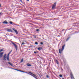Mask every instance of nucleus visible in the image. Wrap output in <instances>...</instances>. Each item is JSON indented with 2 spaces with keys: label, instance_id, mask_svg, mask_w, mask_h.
Masks as SVG:
<instances>
[{
  "label": "nucleus",
  "instance_id": "20e7f679",
  "mask_svg": "<svg viewBox=\"0 0 79 79\" xmlns=\"http://www.w3.org/2000/svg\"><path fill=\"white\" fill-rule=\"evenodd\" d=\"M16 29L15 28H13V30L15 32L16 34H18V31L17 30H15Z\"/></svg>",
  "mask_w": 79,
  "mask_h": 79
},
{
  "label": "nucleus",
  "instance_id": "c9c22d12",
  "mask_svg": "<svg viewBox=\"0 0 79 79\" xmlns=\"http://www.w3.org/2000/svg\"><path fill=\"white\" fill-rule=\"evenodd\" d=\"M64 30H65L64 29H63L62 30V31H64Z\"/></svg>",
  "mask_w": 79,
  "mask_h": 79
},
{
  "label": "nucleus",
  "instance_id": "4c0bfd02",
  "mask_svg": "<svg viewBox=\"0 0 79 79\" xmlns=\"http://www.w3.org/2000/svg\"><path fill=\"white\" fill-rule=\"evenodd\" d=\"M25 73H27V72H25Z\"/></svg>",
  "mask_w": 79,
  "mask_h": 79
},
{
  "label": "nucleus",
  "instance_id": "dca6fc26",
  "mask_svg": "<svg viewBox=\"0 0 79 79\" xmlns=\"http://www.w3.org/2000/svg\"><path fill=\"white\" fill-rule=\"evenodd\" d=\"M42 49V48L40 47H39L38 48V50H41Z\"/></svg>",
  "mask_w": 79,
  "mask_h": 79
},
{
  "label": "nucleus",
  "instance_id": "a211bd4d",
  "mask_svg": "<svg viewBox=\"0 0 79 79\" xmlns=\"http://www.w3.org/2000/svg\"><path fill=\"white\" fill-rule=\"evenodd\" d=\"M23 59L22 58L21 60V61L20 62V63H23Z\"/></svg>",
  "mask_w": 79,
  "mask_h": 79
},
{
  "label": "nucleus",
  "instance_id": "a878e982",
  "mask_svg": "<svg viewBox=\"0 0 79 79\" xmlns=\"http://www.w3.org/2000/svg\"><path fill=\"white\" fill-rule=\"evenodd\" d=\"M39 31V29H37L36 30V31L37 32H38V31Z\"/></svg>",
  "mask_w": 79,
  "mask_h": 79
},
{
  "label": "nucleus",
  "instance_id": "2eb2a0df",
  "mask_svg": "<svg viewBox=\"0 0 79 79\" xmlns=\"http://www.w3.org/2000/svg\"><path fill=\"white\" fill-rule=\"evenodd\" d=\"M5 50L4 49H0V52H4Z\"/></svg>",
  "mask_w": 79,
  "mask_h": 79
},
{
  "label": "nucleus",
  "instance_id": "9d476101",
  "mask_svg": "<svg viewBox=\"0 0 79 79\" xmlns=\"http://www.w3.org/2000/svg\"><path fill=\"white\" fill-rule=\"evenodd\" d=\"M26 65H27V66H31V64H30L29 63H27L26 64Z\"/></svg>",
  "mask_w": 79,
  "mask_h": 79
},
{
  "label": "nucleus",
  "instance_id": "423d86ee",
  "mask_svg": "<svg viewBox=\"0 0 79 79\" xmlns=\"http://www.w3.org/2000/svg\"><path fill=\"white\" fill-rule=\"evenodd\" d=\"M3 58H4V60L6 61V54L4 55Z\"/></svg>",
  "mask_w": 79,
  "mask_h": 79
},
{
  "label": "nucleus",
  "instance_id": "aec40b11",
  "mask_svg": "<svg viewBox=\"0 0 79 79\" xmlns=\"http://www.w3.org/2000/svg\"><path fill=\"white\" fill-rule=\"evenodd\" d=\"M7 60L8 61H10V59H9V57H7Z\"/></svg>",
  "mask_w": 79,
  "mask_h": 79
},
{
  "label": "nucleus",
  "instance_id": "a19ab883",
  "mask_svg": "<svg viewBox=\"0 0 79 79\" xmlns=\"http://www.w3.org/2000/svg\"><path fill=\"white\" fill-rule=\"evenodd\" d=\"M61 70L62 71H63V69H61Z\"/></svg>",
  "mask_w": 79,
  "mask_h": 79
},
{
  "label": "nucleus",
  "instance_id": "473e14b6",
  "mask_svg": "<svg viewBox=\"0 0 79 79\" xmlns=\"http://www.w3.org/2000/svg\"><path fill=\"white\" fill-rule=\"evenodd\" d=\"M12 51H13V50H11V51L10 52V53H11V52H12Z\"/></svg>",
  "mask_w": 79,
  "mask_h": 79
},
{
  "label": "nucleus",
  "instance_id": "79ce46f5",
  "mask_svg": "<svg viewBox=\"0 0 79 79\" xmlns=\"http://www.w3.org/2000/svg\"><path fill=\"white\" fill-rule=\"evenodd\" d=\"M20 2H22V0H20Z\"/></svg>",
  "mask_w": 79,
  "mask_h": 79
},
{
  "label": "nucleus",
  "instance_id": "a18cd8bd",
  "mask_svg": "<svg viewBox=\"0 0 79 79\" xmlns=\"http://www.w3.org/2000/svg\"><path fill=\"white\" fill-rule=\"evenodd\" d=\"M31 24H32V23H31Z\"/></svg>",
  "mask_w": 79,
  "mask_h": 79
},
{
  "label": "nucleus",
  "instance_id": "412c9836",
  "mask_svg": "<svg viewBox=\"0 0 79 79\" xmlns=\"http://www.w3.org/2000/svg\"><path fill=\"white\" fill-rule=\"evenodd\" d=\"M32 35L33 37H34V38H35H35H36V36H35V35Z\"/></svg>",
  "mask_w": 79,
  "mask_h": 79
},
{
  "label": "nucleus",
  "instance_id": "bb28decb",
  "mask_svg": "<svg viewBox=\"0 0 79 79\" xmlns=\"http://www.w3.org/2000/svg\"><path fill=\"white\" fill-rule=\"evenodd\" d=\"M56 63L57 64H58V61L57 60H56Z\"/></svg>",
  "mask_w": 79,
  "mask_h": 79
},
{
  "label": "nucleus",
  "instance_id": "6ab92c4d",
  "mask_svg": "<svg viewBox=\"0 0 79 79\" xmlns=\"http://www.w3.org/2000/svg\"><path fill=\"white\" fill-rule=\"evenodd\" d=\"M69 39H70V37H68L67 39H66V41H68V40H69Z\"/></svg>",
  "mask_w": 79,
  "mask_h": 79
},
{
  "label": "nucleus",
  "instance_id": "f704fd0d",
  "mask_svg": "<svg viewBox=\"0 0 79 79\" xmlns=\"http://www.w3.org/2000/svg\"><path fill=\"white\" fill-rule=\"evenodd\" d=\"M34 53H36V52H35H35H34Z\"/></svg>",
  "mask_w": 79,
  "mask_h": 79
},
{
  "label": "nucleus",
  "instance_id": "f8f14e48",
  "mask_svg": "<svg viewBox=\"0 0 79 79\" xmlns=\"http://www.w3.org/2000/svg\"><path fill=\"white\" fill-rule=\"evenodd\" d=\"M28 73H30V74H31V75H33V76H35L37 77V76H36V75H35V74L32 73L31 72H29Z\"/></svg>",
  "mask_w": 79,
  "mask_h": 79
},
{
  "label": "nucleus",
  "instance_id": "58836bf2",
  "mask_svg": "<svg viewBox=\"0 0 79 79\" xmlns=\"http://www.w3.org/2000/svg\"><path fill=\"white\" fill-rule=\"evenodd\" d=\"M2 15V13H0V15Z\"/></svg>",
  "mask_w": 79,
  "mask_h": 79
},
{
  "label": "nucleus",
  "instance_id": "e433bc0d",
  "mask_svg": "<svg viewBox=\"0 0 79 79\" xmlns=\"http://www.w3.org/2000/svg\"><path fill=\"white\" fill-rule=\"evenodd\" d=\"M22 73H25V72L22 71Z\"/></svg>",
  "mask_w": 79,
  "mask_h": 79
},
{
  "label": "nucleus",
  "instance_id": "5701e85b",
  "mask_svg": "<svg viewBox=\"0 0 79 79\" xmlns=\"http://www.w3.org/2000/svg\"><path fill=\"white\" fill-rule=\"evenodd\" d=\"M14 24V25H15V26H19V25H17V24Z\"/></svg>",
  "mask_w": 79,
  "mask_h": 79
},
{
  "label": "nucleus",
  "instance_id": "ddd939ff",
  "mask_svg": "<svg viewBox=\"0 0 79 79\" xmlns=\"http://www.w3.org/2000/svg\"><path fill=\"white\" fill-rule=\"evenodd\" d=\"M61 49H59V53H60V54H61Z\"/></svg>",
  "mask_w": 79,
  "mask_h": 79
},
{
  "label": "nucleus",
  "instance_id": "f03ea898",
  "mask_svg": "<svg viewBox=\"0 0 79 79\" xmlns=\"http://www.w3.org/2000/svg\"><path fill=\"white\" fill-rule=\"evenodd\" d=\"M12 44L15 46V49H16V50H18V48H17V45H16V44L14 43H12Z\"/></svg>",
  "mask_w": 79,
  "mask_h": 79
},
{
  "label": "nucleus",
  "instance_id": "0eeeda50",
  "mask_svg": "<svg viewBox=\"0 0 79 79\" xmlns=\"http://www.w3.org/2000/svg\"><path fill=\"white\" fill-rule=\"evenodd\" d=\"M6 30L8 32H13V31H12V30H11L10 29H9L8 28Z\"/></svg>",
  "mask_w": 79,
  "mask_h": 79
},
{
  "label": "nucleus",
  "instance_id": "cd10ccee",
  "mask_svg": "<svg viewBox=\"0 0 79 79\" xmlns=\"http://www.w3.org/2000/svg\"><path fill=\"white\" fill-rule=\"evenodd\" d=\"M41 45H43V42H41L40 43Z\"/></svg>",
  "mask_w": 79,
  "mask_h": 79
},
{
  "label": "nucleus",
  "instance_id": "7ed1b4c3",
  "mask_svg": "<svg viewBox=\"0 0 79 79\" xmlns=\"http://www.w3.org/2000/svg\"><path fill=\"white\" fill-rule=\"evenodd\" d=\"M27 74H29V75H30V76H32L33 77H34V78H35V79H37V77H36L34 75H32L31 74H30L29 73H27Z\"/></svg>",
  "mask_w": 79,
  "mask_h": 79
},
{
  "label": "nucleus",
  "instance_id": "c756f323",
  "mask_svg": "<svg viewBox=\"0 0 79 79\" xmlns=\"http://www.w3.org/2000/svg\"><path fill=\"white\" fill-rule=\"evenodd\" d=\"M46 77H47V78H48L49 76L48 75H47L46 76Z\"/></svg>",
  "mask_w": 79,
  "mask_h": 79
},
{
  "label": "nucleus",
  "instance_id": "7c9ffc66",
  "mask_svg": "<svg viewBox=\"0 0 79 79\" xmlns=\"http://www.w3.org/2000/svg\"><path fill=\"white\" fill-rule=\"evenodd\" d=\"M24 44H25V43H23L22 44V45H24Z\"/></svg>",
  "mask_w": 79,
  "mask_h": 79
},
{
  "label": "nucleus",
  "instance_id": "37998d69",
  "mask_svg": "<svg viewBox=\"0 0 79 79\" xmlns=\"http://www.w3.org/2000/svg\"><path fill=\"white\" fill-rule=\"evenodd\" d=\"M27 1H28V2H29V0H27Z\"/></svg>",
  "mask_w": 79,
  "mask_h": 79
},
{
  "label": "nucleus",
  "instance_id": "2f4dec72",
  "mask_svg": "<svg viewBox=\"0 0 79 79\" xmlns=\"http://www.w3.org/2000/svg\"><path fill=\"white\" fill-rule=\"evenodd\" d=\"M19 71H20V72H23V71L19 70Z\"/></svg>",
  "mask_w": 79,
  "mask_h": 79
},
{
  "label": "nucleus",
  "instance_id": "72a5a7b5",
  "mask_svg": "<svg viewBox=\"0 0 79 79\" xmlns=\"http://www.w3.org/2000/svg\"><path fill=\"white\" fill-rule=\"evenodd\" d=\"M9 54H8V55H7V57H9Z\"/></svg>",
  "mask_w": 79,
  "mask_h": 79
},
{
  "label": "nucleus",
  "instance_id": "4be33fe9",
  "mask_svg": "<svg viewBox=\"0 0 79 79\" xmlns=\"http://www.w3.org/2000/svg\"><path fill=\"white\" fill-rule=\"evenodd\" d=\"M59 76L60 77H63V75H59Z\"/></svg>",
  "mask_w": 79,
  "mask_h": 79
},
{
  "label": "nucleus",
  "instance_id": "39448f33",
  "mask_svg": "<svg viewBox=\"0 0 79 79\" xmlns=\"http://www.w3.org/2000/svg\"><path fill=\"white\" fill-rule=\"evenodd\" d=\"M75 25L74 26V27H79V23H75Z\"/></svg>",
  "mask_w": 79,
  "mask_h": 79
},
{
  "label": "nucleus",
  "instance_id": "9b49d317",
  "mask_svg": "<svg viewBox=\"0 0 79 79\" xmlns=\"http://www.w3.org/2000/svg\"><path fill=\"white\" fill-rule=\"evenodd\" d=\"M3 24H8V22H6V20L2 22Z\"/></svg>",
  "mask_w": 79,
  "mask_h": 79
},
{
  "label": "nucleus",
  "instance_id": "b1692460",
  "mask_svg": "<svg viewBox=\"0 0 79 79\" xmlns=\"http://www.w3.org/2000/svg\"><path fill=\"white\" fill-rule=\"evenodd\" d=\"M35 45H38V43H37V42H36L35 43Z\"/></svg>",
  "mask_w": 79,
  "mask_h": 79
},
{
  "label": "nucleus",
  "instance_id": "4468645a",
  "mask_svg": "<svg viewBox=\"0 0 79 79\" xmlns=\"http://www.w3.org/2000/svg\"><path fill=\"white\" fill-rule=\"evenodd\" d=\"M8 63L10 64V65H11L12 66H13V64H12L10 62H8Z\"/></svg>",
  "mask_w": 79,
  "mask_h": 79
},
{
  "label": "nucleus",
  "instance_id": "c03bdc74",
  "mask_svg": "<svg viewBox=\"0 0 79 79\" xmlns=\"http://www.w3.org/2000/svg\"><path fill=\"white\" fill-rule=\"evenodd\" d=\"M0 6H1V4H0Z\"/></svg>",
  "mask_w": 79,
  "mask_h": 79
},
{
  "label": "nucleus",
  "instance_id": "6e6552de",
  "mask_svg": "<svg viewBox=\"0 0 79 79\" xmlns=\"http://www.w3.org/2000/svg\"><path fill=\"white\" fill-rule=\"evenodd\" d=\"M3 52L0 53V58H1L3 56Z\"/></svg>",
  "mask_w": 79,
  "mask_h": 79
},
{
  "label": "nucleus",
  "instance_id": "f257e3e1",
  "mask_svg": "<svg viewBox=\"0 0 79 79\" xmlns=\"http://www.w3.org/2000/svg\"><path fill=\"white\" fill-rule=\"evenodd\" d=\"M56 2H55L54 4V5H53L52 6V10H54L55 9V8L56 6Z\"/></svg>",
  "mask_w": 79,
  "mask_h": 79
},
{
  "label": "nucleus",
  "instance_id": "393cba45",
  "mask_svg": "<svg viewBox=\"0 0 79 79\" xmlns=\"http://www.w3.org/2000/svg\"><path fill=\"white\" fill-rule=\"evenodd\" d=\"M15 69V70H16V71H19V70L18 69Z\"/></svg>",
  "mask_w": 79,
  "mask_h": 79
},
{
  "label": "nucleus",
  "instance_id": "f3484780",
  "mask_svg": "<svg viewBox=\"0 0 79 79\" xmlns=\"http://www.w3.org/2000/svg\"><path fill=\"white\" fill-rule=\"evenodd\" d=\"M9 23H10V24H14V23L13 22H10Z\"/></svg>",
  "mask_w": 79,
  "mask_h": 79
},
{
  "label": "nucleus",
  "instance_id": "ea45409f",
  "mask_svg": "<svg viewBox=\"0 0 79 79\" xmlns=\"http://www.w3.org/2000/svg\"><path fill=\"white\" fill-rule=\"evenodd\" d=\"M10 52H9L8 54H9V55H10Z\"/></svg>",
  "mask_w": 79,
  "mask_h": 79
},
{
  "label": "nucleus",
  "instance_id": "c85d7f7f",
  "mask_svg": "<svg viewBox=\"0 0 79 79\" xmlns=\"http://www.w3.org/2000/svg\"><path fill=\"white\" fill-rule=\"evenodd\" d=\"M39 76L40 77H41V76H40V74H38Z\"/></svg>",
  "mask_w": 79,
  "mask_h": 79
},
{
  "label": "nucleus",
  "instance_id": "1a4fd4ad",
  "mask_svg": "<svg viewBox=\"0 0 79 79\" xmlns=\"http://www.w3.org/2000/svg\"><path fill=\"white\" fill-rule=\"evenodd\" d=\"M65 46V45H64L62 47V49L61 50V51H63V50H64V47Z\"/></svg>",
  "mask_w": 79,
  "mask_h": 79
}]
</instances>
